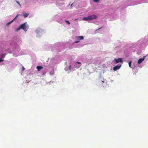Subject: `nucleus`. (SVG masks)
Returning a JSON list of instances; mask_svg holds the SVG:
<instances>
[{"label":"nucleus","instance_id":"7","mask_svg":"<svg viewBox=\"0 0 148 148\" xmlns=\"http://www.w3.org/2000/svg\"><path fill=\"white\" fill-rule=\"evenodd\" d=\"M36 68L39 71L40 70L43 68V67L41 66H37L36 67Z\"/></svg>","mask_w":148,"mask_h":148},{"label":"nucleus","instance_id":"9","mask_svg":"<svg viewBox=\"0 0 148 148\" xmlns=\"http://www.w3.org/2000/svg\"><path fill=\"white\" fill-rule=\"evenodd\" d=\"M28 15H29V14L26 13L23 15V16H24V17L25 18V17H27Z\"/></svg>","mask_w":148,"mask_h":148},{"label":"nucleus","instance_id":"10","mask_svg":"<svg viewBox=\"0 0 148 148\" xmlns=\"http://www.w3.org/2000/svg\"><path fill=\"white\" fill-rule=\"evenodd\" d=\"M5 54H2L1 55V57L2 58H3L5 57Z\"/></svg>","mask_w":148,"mask_h":148},{"label":"nucleus","instance_id":"2","mask_svg":"<svg viewBox=\"0 0 148 148\" xmlns=\"http://www.w3.org/2000/svg\"><path fill=\"white\" fill-rule=\"evenodd\" d=\"M76 38L77 39V40H79V41H75L74 42L77 43L80 40H82L84 39V36H77L76 37Z\"/></svg>","mask_w":148,"mask_h":148},{"label":"nucleus","instance_id":"4","mask_svg":"<svg viewBox=\"0 0 148 148\" xmlns=\"http://www.w3.org/2000/svg\"><path fill=\"white\" fill-rule=\"evenodd\" d=\"M114 60L116 63H118L119 62H123L122 60L120 58H119L117 59H115Z\"/></svg>","mask_w":148,"mask_h":148},{"label":"nucleus","instance_id":"19","mask_svg":"<svg viewBox=\"0 0 148 148\" xmlns=\"http://www.w3.org/2000/svg\"><path fill=\"white\" fill-rule=\"evenodd\" d=\"M76 63L79 64H81V63L80 62H76Z\"/></svg>","mask_w":148,"mask_h":148},{"label":"nucleus","instance_id":"20","mask_svg":"<svg viewBox=\"0 0 148 148\" xmlns=\"http://www.w3.org/2000/svg\"><path fill=\"white\" fill-rule=\"evenodd\" d=\"M73 3L71 5V7H72L73 5Z\"/></svg>","mask_w":148,"mask_h":148},{"label":"nucleus","instance_id":"5","mask_svg":"<svg viewBox=\"0 0 148 148\" xmlns=\"http://www.w3.org/2000/svg\"><path fill=\"white\" fill-rule=\"evenodd\" d=\"M121 66V65H116L113 67V70L114 71H116V70L119 69Z\"/></svg>","mask_w":148,"mask_h":148},{"label":"nucleus","instance_id":"21","mask_svg":"<svg viewBox=\"0 0 148 148\" xmlns=\"http://www.w3.org/2000/svg\"><path fill=\"white\" fill-rule=\"evenodd\" d=\"M71 65H70V66H69V69L70 70V69H71Z\"/></svg>","mask_w":148,"mask_h":148},{"label":"nucleus","instance_id":"1","mask_svg":"<svg viewBox=\"0 0 148 148\" xmlns=\"http://www.w3.org/2000/svg\"><path fill=\"white\" fill-rule=\"evenodd\" d=\"M26 24L27 23H25L21 25L19 28L17 29L16 31H18L20 29H23L25 31H27V26H26Z\"/></svg>","mask_w":148,"mask_h":148},{"label":"nucleus","instance_id":"22","mask_svg":"<svg viewBox=\"0 0 148 148\" xmlns=\"http://www.w3.org/2000/svg\"><path fill=\"white\" fill-rule=\"evenodd\" d=\"M101 28H99V29H101Z\"/></svg>","mask_w":148,"mask_h":148},{"label":"nucleus","instance_id":"14","mask_svg":"<svg viewBox=\"0 0 148 148\" xmlns=\"http://www.w3.org/2000/svg\"><path fill=\"white\" fill-rule=\"evenodd\" d=\"M18 16V15H17L12 20L13 21L14 20H15L16 19H17V16Z\"/></svg>","mask_w":148,"mask_h":148},{"label":"nucleus","instance_id":"18","mask_svg":"<svg viewBox=\"0 0 148 148\" xmlns=\"http://www.w3.org/2000/svg\"><path fill=\"white\" fill-rule=\"evenodd\" d=\"M3 61V60H2L1 58L0 59V62H1Z\"/></svg>","mask_w":148,"mask_h":148},{"label":"nucleus","instance_id":"15","mask_svg":"<svg viewBox=\"0 0 148 148\" xmlns=\"http://www.w3.org/2000/svg\"><path fill=\"white\" fill-rule=\"evenodd\" d=\"M16 2L21 7V5L20 4L19 2L18 1H16Z\"/></svg>","mask_w":148,"mask_h":148},{"label":"nucleus","instance_id":"6","mask_svg":"<svg viewBox=\"0 0 148 148\" xmlns=\"http://www.w3.org/2000/svg\"><path fill=\"white\" fill-rule=\"evenodd\" d=\"M144 60V58H140L138 61V64H140Z\"/></svg>","mask_w":148,"mask_h":148},{"label":"nucleus","instance_id":"17","mask_svg":"<svg viewBox=\"0 0 148 148\" xmlns=\"http://www.w3.org/2000/svg\"><path fill=\"white\" fill-rule=\"evenodd\" d=\"M25 69L24 67L23 66L22 71H23L25 70Z\"/></svg>","mask_w":148,"mask_h":148},{"label":"nucleus","instance_id":"13","mask_svg":"<svg viewBox=\"0 0 148 148\" xmlns=\"http://www.w3.org/2000/svg\"><path fill=\"white\" fill-rule=\"evenodd\" d=\"M131 63L132 61H130L129 63V67H131Z\"/></svg>","mask_w":148,"mask_h":148},{"label":"nucleus","instance_id":"3","mask_svg":"<svg viewBox=\"0 0 148 148\" xmlns=\"http://www.w3.org/2000/svg\"><path fill=\"white\" fill-rule=\"evenodd\" d=\"M89 20H91L93 19H96L97 18V16L95 15H92L88 16Z\"/></svg>","mask_w":148,"mask_h":148},{"label":"nucleus","instance_id":"11","mask_svg":"<svg viewBox=\"0 0 148 148\" xmlns=\"http://www.w3.org/2000/svg\"><path fill=\"white\" fill-rule=\"evenodd\" d=\"M65 22L68 24L70 25V22L67 21H65Z\"/></svg>","mask_w":148,"mask_h":148},{"label":"nucleus","instance_id":"12","mask_svg":"<svg viewBox=\"0 0 148 148\" xmlns=\"http://www.w3.org/2000/svg\"><path fill=\"white\" fill-rule=\"evenodd\" d=\"M13 21L12 20V21H10V22H9L8 23L7 25H10V24Z\"/></svg>","mask_w":148,"mask_h":148},{"label":"nucleus","instance_id":"8","mask_svg":"<svg viewBox=\"0 0 148 148\" xmlns=\"http://www.w3.org/2000/svg\"><path fill=\"white\" fill-rule=\"evenodd\" d=\"M82 19H83V20L84 21H87L89 20V18L88 16V17H84Z\"/></svg>","mask_w":148,"mask_h":148},{"label":"nucleus","instance_id":"16","mask_svg":"<svg viewBox=\"0 0 148 148\" xmlns=\"http://www.w3.org/2000/svg\"><path fill=\"white\" fill-rule=\"evenodd\" d=\"M99 0H93V1L95 2H98Z\"/></svg>","mask_w":148,"mask_h":148}]
</instances>
